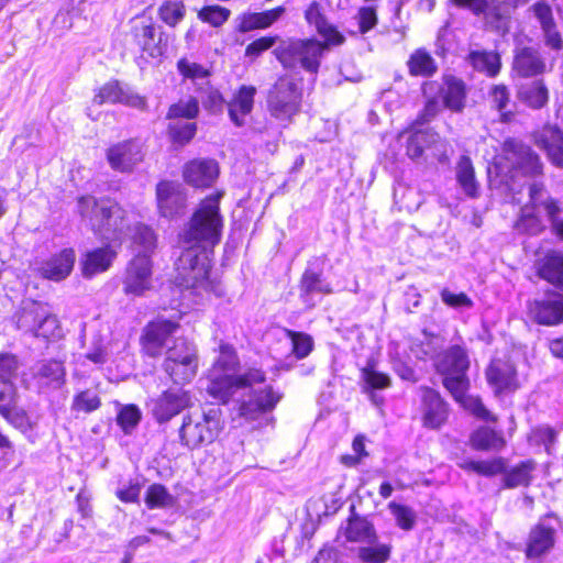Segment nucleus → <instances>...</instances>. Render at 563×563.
<instances>
[{"instance_id": "obj_1", "label": "nucleus", "mask_w": 563, "mask_h": 563, "mask_svg": "<svg viewBox=\"0 0 563 563\" xmlns=\"http://www.w3.org/2000/svg\"><path fill=\"white\" fill-rule=\"evenodd\" d=\"M222 192H217L199 203L184 231L183 243L186 247L176 263L179 284L199 295H222L219 284L210 278L211 255L223 229L219 207Z\"/></svg>"}, {"instance_id": "obj_2", "label": "nucleus", "mask_w": 563, "mask_h": 563, "mask_svg": "<svg viewBox=\"0 0 563 563\" xmlns=\"http://www.w3.org/2000/svg\"><path fill=\"white\" fill-rule=\"evenodd\" d=\"M78 212L87 220L91 230L101 239L120 241L128 230L125 211L109 198L97 199L82 196L77 202Z\"/></svg>"}, {"instance_id": "obj_3", "label": "nucleus", "mask_w": 563, "mask_h": 563, "mask_svg": "<svg viewBox=\"0 0 563 563\" xmlns=\"http://www.w3.org/2000/svg\"><path fill=\"white\" fill-rule=\"evenodd\" d=\"M222 428V411L219 407L200 408L183 417L178 435L181 445L195 450L212 443Z\"/></svg>"}, {"instance_id": "obj_4", "label": "nucleus", "mask_w": 563, "mask_h": 563, "mask_svg": "<svg viewBox=\"0 0 563 563\" xmlns=\"http://www.w3.org/2000/svg\"><path fill=\"white\" fill-rule=\"evenodd\" d=\"M331 46L313 37H289L280 40L273 53L284 68L295 69L300 67L310 74H317L323 54Z\"/></svg>"}, {"instance_id": "obj_5", "label": "nucleus", "mask_w": 563, "mask_h": 563, "mask_svg": "<svg viewBox=\"0 0 563 563\" xmlns=\"http://www.w3.org/2000/svg\"><path fill=\"white\" fill-rule=\"evenodd\" d=\"M163 369L177 385L189 383L197 374L198 355L195 344L178 338L166 350Z\"/></svg>"}, {"instance_id": "obj_6", "label": "nucleus", "mask_w": 563, "mask_h": 563, "mask_svg": "<svg viewBox=\"0 0 563 563\" xmlns=\"http://www.w3.org/2000/svg\"><path fill=\"white\" fill-rule=\"evenodd\" d=\"M302 92L294 79L282 76L269 89L267 108L272 117L283 122H290L300 111Z\"/></svg>"}, {"instance_id": "obj_7", "label": "nucleus", "mask_w": 563, "mask_h": 563, "mask_svg": "<svg viewBox=\"0 0 563 563\" xmlns=\"http://www.w3.org/2000/svg\"><path fill=\"white\" fill-rule=\"evenodd\" d=\"M18 328L32 333L36 338L56 340L62 329L56 316L49 313L43 305L34 303L24 308L18 319Z\"/></svg>"}, {"instance_id": "obj_8", "label": "nucleus", "mask_w": 563, "mask_h": 563, "mask_svg": "<svg viewBox=\"0 0 563 563\" xmlns=\"http://www.w3.org/2000/svg\"><path fill=\"white\" fill-rule=\"evenodd\" d=\"M190 405L191 397L183 388H169L147 402L150 412L158 423L172 420Z\"/></svg>"}, {"instance_id": "obj_9", "label": "nucleus", "mask_w": 563, "mask_h": 563, "mask_svg": "<svg viewBox=\"0 0 563 563\" xmlns=\"http://www.w3.org/2000/svg\"><path fill=\"white\" fill-rule=\"evenodd\" d=\"M131 34L141 51L153 58L161 57L166 51L167 43L164 32L156 26L152 18L141 16L132 22Z\"/></svg>"}, {"instance_id": "obj_10", "label": "nucleus", "mask_w": 563, "mask_h": 563, "mask_svg": "<svg viewBox=\"0 0 563 563\" xmlns=\"http://www.w3.org/2000/svg\"><path fill=\"white\" fill-rule=\"evenodd\" d=\"M528 316L541 325H556L563 322V295L548 290L544 297L527 302Z\"/></svg>"}, {"instance_id": "obj_11", "label": "nucleus", "mask_w": 563, "mask_h": 563, "mask_svg": "<svg viewBox=\"0 0 563 563\" xmlns=\"http://www.w3.org/2000/svg\"><path fill=\"white\" fill-rule=\"evenodd\" d=\"M422 92L439 95L445 108L453 112H461L465 108L466 87L462 79L448 75L442 82L432 80L422 86Z\"/></svg>"}, {"instance_id": "obj_12", "label": "nucleus", "mask_w": 563, "mask_h": 563, "mask_svg": "<svg viewBox=\"0 0 563 563\" xmlns=\"http://www.w3.org/2000/svg\"><path fill=\"white\" fill-rule=\"evenodd\" d=\"M106 158L113 170L130 173L144 158L142 143L135 139L118 142L107 150Z\"/></svg>"}, {"instance_id": "obj_13", "label": "nucleus", "mask_w": 563, "mask_h": 563, "mask_svg": "<svg viewBox=\"0 0 563 563\" xmlns=\"http://www.w3.org/2000/svg\"><path fill=\"white\" fill-rule=\"evenodd\" d=\"M504 152L515 170L527 176L542 174L543 165L539 156L522 142L514 139L505 141Z\"/></svg>"}, {"instance_id": "obj_14", "label": "nucleus", "mask_w": 563, "mask_h": 563, "mask_svg": "<svg viewBox=\"0 0 563 563\" xmlns=\"http://www.w3.org/2000/svg\"><path fill=\"white\" fill-rule=\"evenodd\" d=\"M552 517V515L545 516L531 528L526 543L528 559L540 560L553 550L556 542V529L548 522V519Z\"/></svg>"}, {"instance_id": "obj_15", "label": "nucleus", "mask_w": 563, "mask_h": 563, "mask_svg": "<svg viewBox=\"0 0 563 563\" xmlns=\"http://www.w3.org/2000/svg\"><path fill=\"white\" fill-rule=\"evenodd\" d=\"M512 71L521 78L541 76L548 71L547 59L536 47H518L514 54Z\"/></svg>"}, {"instance_id": "obj_16", "label": "nucleus", "mask_w": 563, "mask_h": 563, "mask_svg": "<svg viewBox=\"0 0 563 563\" xmlns=\"http://www.w3.org/2000/svg\"><path fill=\"white\" fill-rule=\"evenodd\" d=\"M152 264L146 255H136L126 269L124 292L140 296L151 287Z\"/></svg>"}, {"instance_id": "obj_17", "label": "nucleus", "mask_w": 563, "mask_h": 563, "mask_svg": "<svg viewBox=\"0 0 563 563\" xmlns=\"http://www.w3.org/2000/svg\"><path fill=\"white\" fill-rule=\"evenodd\" d=\"M305 19L310 26H314L328 45L338 46L344 43V35L328 21L325 9L320 2L312 1L309 3L305 11Z\"/></svg>"}, {"instance_id": "obj_18", "label": "nucleus", "mask_w": 563, "mask_h": 563, "mask_svg": "<svg viewBox=\"0 0 563 563\" xmlns=\"http://www.w3.org/2000/svg\"><path fill=\"white\" fill-rule=\"evenodd\" d=\"M528 205L541 217L544 214L551 223L552 229L558 222L563 209L561 202L553 198L541 183H532L529 186V202Z\"/></svg>"}, {"instance_id": "obj_19", "label": "nucleus", "mask_w": 563, "mask_h": 563, "mask_svg": "<svg viewBox=\"0 0 563 563\" xmlns=\"http://www.w3.org/2000/svg\"><path fill=\"white\" fill-rule=\"evenodd\" d=\"M177 328V323L168 320H162L148 324L142 338V345L145 354L151 357H157L161 355L169 336Z\"/></svg>"}, {"instance_id": "obj_20", "label": "nucleus", "mask_w": 563, "mask_h": 563, "mask_svg": "<svg viewBox=\"0 0 563 563\" xmlns=\"http://www.w3.org/2000/svg\"><path fill=\"white\" fill-rule=\"evenodd\" d=\"M431 151L438 159L444 155L445 144L440 135L432 130H420L412 133L407 143V154L412 159H418L424 151Z\"/></svg>"}, {"instance_id": "obj_21", "label": "nucleus", "mask_w": 563, "mask_h": 563, "mask_svg": "<svg viewBox=\"0 0 563 563\" xmlns=\"http://www.w3.org/2000/svg\"><path fill=\"white\" fill-rule=\"evenodd\" d=\"M93 103H123L133 108H144L145 99L130 89L123 88L119 81L112 80L104 84L93 97Z\"/></svg>"}, {"instance_id": "obj_22", "label": "nucleus", "mask_w": 563, "mask_h": 563, "mask_svg": "<svg viewBox=\"0 0 563 563\" xmlns=\"http://www.w3.org/2000/svg\"><path fill=\"white\" fill-rule=\"evenodd\" d=\"M219 176V165L214 159L198 158L186 164L184 178L196 188H208Z\"/></svg>"}, {"instance_id": "obj_23", "label": "nucleus", "mask_w": 563, "mask_h": 563, "mask_svg": "<svg viewBox=\"0 0 563 563\" xmlns=\"http://www.w3.org/2000/svg\"><path fill=\"white\" fill-rule=\"evenodd\" d=\"M159 212L165 218H174L185 208L186 196L181 186L173 181H162L156 188Z\"/></svg>"}, {"instance_id": "obj_24", "label": "nucleus", "mask_w": 563, "mask_h": 563, "mask_svg": "<svg viewBox=\"0 0 563 563\" xmlns=\"http://www.w3.org/2000/svg\"><path fill=\"white\" fill-rule=\"evenodd\" d=\"M333 292L330 283L322 278L320 272H314L311 268H306L299 282V297L308 308H313L317 305L316 296L331 295Z\"/></svg>"}, {"instance_id": "obj_25", "label": "nucleus", "mask_w": 563, "mask_h": 563, "mask_svg": "<svg viewBox=\"0 0 563 563\" xmlns=\"http://www.w3.org/2000/svg\"><path fill=\"white\" fill-rule=\"evenodd\" d=\"M279 400L280 395L276 394L272 387L254 391L249 400L241 404L240 416L246 420H255L261 415L273 410Z\"/></svg>"}, {"instance_id": "obj_26", "label": "nucleus", "mask_w": 563, "mask_h": 563, "mask_svg": "<svg viewBox=\"0 0 563 563\" xmlns=\"http://www.w3.org/2000/svg\"><path fill=\"white\" fill-rule=\"evenodd\" d=\"M421 391L424 426L438 429L448 418V406L437 390L430 387H422Z\"/></svg>"}, {"instance_id": "obj_27", "label": "nucleus", "mask_w": 563, "mask_h": 563, "mask_svg": "<svg viewBox=\"0 0 563 563\" xmlns=\"http://www.w3.org/2000/svg\"><path fill=\"white\" fill-rule=\"evenodd\" d=\"M75 260V251L73 249H64L42 263L38 268L40 274L46 279L63 280L71 273Z\"/></svg>"}, {"instance_id": "obj_28", "label": "nucleus", "mask_w": 563, "mask_h": 563, "mask_svg": "<svg viewBox=\"0 0 563 563\" xmlns=\"http://www.w3.org/2000/svg\"><path fill=\"white\" fill-rule=\"evenodd\" d=\"M536 144L547 152L551 163L563 168V132L553 125H545L536 134Z\"/></svg>"}, {"instance_id": "obj_29", "label": "nucleus", "mask_w": 563, "mask_h": 563, "mask_svg": "<svg viewBox=\"0 0 563 563\" xmlns=\"http://www.w3.org/2000/svg\"><path fill=\"white\" fill-rule=\"evenodd\" d=\"M255 95V87L243 85L234 95L233 99L227 103L229 117L236 126H243L245 124V118L253 110Z\"/></svg>"}, {"instance_id": "obj_30", "label": "nucleus", "mask_w": 563, "mask_h": 563, "mask_svg": "<svg viewBox=\"0 0 563 563\" xmlns=\"http://www.w3.org/2000/svg\"><path fill=\"white\" fill-rule=\"evenodd\" d=\"M486 377L496 391L512 389L515 387L516 369L508 360L495 358L486 371Z\"/></svg>"}, {"instance_id": "obj_31", "label": "nucleus", "mask_w": 563, "mask_h": 563, "mask_svg": "<svg viewBox=\"0 0 563 563\" xmlns=\"http://www.w3.org/2000/svg\"><path fill=\"white\" fill-rule=\"evenodd\" d=\"M468 367L467 353L460 345L449 347L435 362V368L441 375L466 373Z\"/></svg>"}, {"instance_id": "obj_32", "label": "nucleus", "mask_w": 563, "mask_h": 563, "mask_svg": "<svg viewBox=\"0 0 563 563\" xmlns=\"http://www.w3.org/2000/svg\"><path fill=\"white\" fill-rule=\"evenodd\" d=\"M117 252L109 245L87 252L81 261L82 275L90 278L109 269Z\"/></svg>"}, {"instance_id": "obj_33", "label": "nucleus", "mask_w": 563, "mask_h": 563, "mask_svg": "<svg viewBox=\"0 0 563 563\" xmlns=\"http://www.w3.org/2000/svg\"><path fill=\"white\" fill-rule=\"evenodd\" d=\"M342 529L346 540L350 542L372 544L377 540L374 525L365 517H361L354 512L347 519L346 526Z\"/></svg>"}, {"instance_id": "obj_34", "label": "nucleus", "mask_w": 563, "mask_h": 563, "mask_svg": "<svg viewBox=\"0 0 563 563\" xmlns=\"http://www.w3.org/2000/svg\"><path fill=\"white\" fill-rule=\"evenodd\" d=\"M538 275L563 292V252H549L539 263Z\"/></svg>"}, {"instance_id": "obj_35", "label": "nucleus", "mask_w": 563, "mask_h": 563, "mask_svg": "<svg viewBox=\"0 0 563 563\" xmlns=\"http://www.w3.org/2000/svg\"><path fill=\"white\" fill-rule=\"evenodd\" d=\"M517 98L527 107L539 110L549 101V90L543 79H536L519 86Z\"/></svg>"}, {"instance_id": "obj_36", "label": "nucleus", "mask_w": 563, "mask_h": 563, "mask_svg": "<svg viewBox=\"0 0 563 563\" xmlns=\"http://www.w3.org/2000/svg\"><path fill=\"white\" fill-rule=\"evenodd\" d=\"M240 389L235 375L210 372V383L207 387L208 394L225 404Z\"/></svg>"}, {"instance_id": "obj_37", "label": "nucleus", "mask_w": 563, "mask_h": 563, "mask_svg": "<svg viewBox=\"0 0 563 563\" xmlns=\"http://www.w3.org/2000/svg\"><path fill=\"white\" fill-rule=\"evenodd\" d=\"M466 59L475 70L485 73L488 77H495L500 71V56L496 52L472 49Z\"/></svg>"}, {"instance_id": "obj_38", "label": "nucleus", "mask_w": 563, "mask_h": 563, "mask_svg": "<svg viewBox=\"0 0 563 563\" xmlns=\"http://www.w3.org/2000/svg\"><path fill=\"white\" fill-rule=\"evenodd\" d=\"M64 376L63 363L55 360L40 362L34 369V377L41 386L57 388L64 383Z\"/></svg>"}, {"instance_id": "obj_39", "label": "nucleus", "mask_w": 563, "mask_h": 563, "mask_svg": "<svg viewBox=\"0 0 563 563\" xmlns=\"http://www.w3.org/2000/svg\"><path fill=\"white\" fill-rule=\"evenodd\" d=\"M471 443L479 451H499L506 445L504 437L488 427L476 430L471 437Z\"/></svg>"}, {"instance_id": "obj_40", "label": "nucleus", "mask_w": 563, "mask_h": 563, "mask_svg": "<svg viewBox=\"0 0 563 563\" xmlns=\"http://www.w3.org/2000/svg\"><path fill=\"white\" fill-rule=\"evenodd\" d=\"M459 466L464 471L489 477L504 474L507 468V462L504 457H495L489 461L465 460L459 463Z\"/></svg>"}, {"instance_id": "obj_41", "label": "nucleus", "mask_w": 563, "mask_h": 563, "mask_svg": "<svg viewBox=\"0 0 563 563\" xmlns=\"http://www.w3.org/2000/svg\"><path fill=\"white\" fill-rule=\"evenodd\" d=\"M456 179L467 196H477L478 184L475 179L474 167L471 158L466 155L461 156L457 162Z\"/></svg>"}, {"instance_id": "obj_42", "label": "nucleus", "mask_w": 563, "mask_h": 563, "mask_svg": "<svg viewBox=\"0 0 563 563\" xmlns=\"http://www.w3.org/2000/svg\"><path fill=\"white\" fill-rule=\"evenodd\" d=\"M518 232L529 235H538L545 230L542 218L527 203L521 209V214L516 221Z\"/></svg>"}, {"instance_id": "obj_43", "label": "nucleus", "mask_w": 563, "mask_h": 563, "mask_svg": "<svg viewBox=\"0 0 563 563\" xmlns=\"http://www.w3.org/2000/svg\"><path fill=\"white\" fill-rule=\"evenodd\" d=\"M407 64L409 73L413 76L429 77L438 69L435 60L423 49H417L412 53Z\"/></svg>"}, {"instance_id": "obj_44", "label": "nucleus", "mask_w": 563, "mask_h": 563, "mask_svg": "<svg viewBox=\"0 0 563 563\" xmlns=\"http://www.w3.org/2000/svg\"><path fill=\"white\" fill-rule=\"evenodd\" d=\"M536 464L532 461H525L505 472L504 483L507 488H516L518 486H528L532 479L531 473Z\"/></svg>"}, {"instance_id": "obj_45", "label": "nucleus", "mask_w": 563, "mask_h": 563, "mask_svg": "<svg viewBox=\"0 0 563 563\" xmlns=\"http://www.w3.org/2000/svg\"><path fill=\"white\" fill-rule=\"evenodd\" d=\"M186 15V7L183 1L165 0L158 8L159 19L170 27H175Z\"/></svg>"}, {"instance_id": "obj_46", "label": "nucleus", "mask_w": 563, "mask_h": 563, "mask_svg": "<svg viewBox=\"0 0 563 563\" xmlns=\"http://www.w3.org/2000/svg\"><path fill=\"white\" fill-rule=\"evenodd\" d=\"M133 243L136 246L137 255L150 257L156 246V235L154 231L144 224H136L133 229Z\"/></svg>"}, {"instance_id": "obj_47", "label": "nucleus", "mask_w": 563, "mask_h": 563, "mask_svg": "<svg viewBox=\"0 0 563 563\" xmlns=\"http://www.w3.org/2000/svg\"><path fill=\"white\" fill-rule=\"evenodd\" d=\"M391 547L379 543L378 539L375 543L361 547L357 550V556L363 563H386L390 556Z\"/></svg>"}, {"instance_id": "obj_48", "label": "nucleus", "mask_w": 563, "mask_h": 563, "mask_svg": "<svg viewBox=\"0 0 563 563\" xmlns=\"http://www.w3.org/2000/svg\"><path fill=\"white\" fill-rule=\"evenodd\" d=\"M489 99L493 107L500 113L503 122L511 120L514 114L506 111L508 103L510 102V92L505 85H495L489 90Z\"/></svg>"}, {"instance_id": "obj_49", "label": "nucleus", "mask_w": 563, "mask_h": 563, "mask_svg": "<svg viewBox=\"0 0 563 563\" xmlns=\"http://www.w3.org/2000/svg\"><path fill=\"white\" fill-rule=\"evenodd\" d=\"M388 509L390 514L394 516L396 525L400 529L405 531H410L413 529L417 520V515L412 508L406 505L398 504L396 501H390L388 504Z\"/></svg>"}, {"instance_id": "obj_50", "label": "nucleus", "mask_w": 563, "mask_h": 563, "mask_svg": "<svg viewBox=\"0 0 563 563\" xmlns=\"http://www.w3.org/2000/svg\"><path fill=\"white\" fill-rule=\"evenodd\" d=\"M101 406V399L96 390L86 389L75 395L71 410L90 413Z\"/></svg>"}, {"instance_id": "obj_51", "label": "nucleus", "mask_w": 563, "mask_h": 563, "mask_svg": "<svg viewBox=\"0 0 563 563\" xmlns=\"http://www.w3.org/2000/svg\"><path fill=\"white\" fill-rule=\"evenodd\" d=\"M173 496L165 486L153 484L147 488L145 504L150 509L165 508L173 505Z\"/></svg>"}, {"instance_id": "obj_52", "label": "nucleus", "mask_w": 563, "mask_h": 563, "mask_svg": "<svg viewBox=\"0 0 563 563\" xmlns=\"http://www.w3.org/2000/svg\"><path fill=\"white\" fill-rule=\"evenodd\" d=\"M230 15L231 11L220 5H206L198 11V19L213 27L222 26Z\"/></svg>"}, {"instance_id": "obj_53", "label": "nucleus", "mask_w": 563, "mask_h": 563, "mask_svg": "<svg viewBox=\"0 0 563 563\" xmlns=\"http://www.w3.org/2000/svg\"><path fill=\"white\" fill-rule=\"evenodd\" d=\"M286 334L291 341L292 353L296 358L302 360L313 350V340L309 334L294 330H286Z\"/></svg>"}, {"instance_id": "obj_54", "label": "nucleus", "mask_w": 563, "mask_h": 563, "mask_svg": "<svg viewBox=\"0 0 563 563\" xmlns=\"http://www.w3.org/2000/svg\"><path fill=\"white\" fill-rule=\"evenodd\" d=\"M238 366V356L235 354V351L230 345H221L220 346V354L214 362V365L211 369V372L217 373H224V374H233L235 372V368Z\"/></svg>"}, {"instance_id": "obj_55", "label": "nucleus", "mask_w": 563, "mask_h": 563, "mask_svg": "<svg viewBox=\"0 0 563 563\" xmlns=\"http://www.w3.org/2000/svg\"><path fill=\"white\" fill-rule=\"evenodd\" d=\"M443 376V385L456 401H462L468 388L466 373L449 374Z\"/></svg>"}, {"instance_id": "obj_56", "label": "nucleus", "mask_w": 563, "mask_h": 563, "mask_svg": "<svg viewBox=\"0 0 563 563\" xmlns=\"http://www.w3.org/2000/svg\"><path fill=\"white\" fill-rule=\"evenodd\" d=\"M142 413L135 405H126L121 407L117 422L124 433L129 434L140 423Z\"/></svg>"}, {"instance_id": "obj_57", "label": "nucleus", "mask_w": 563, "mask_h": 563, "mask_svg": "<svg viewBox=\"0 0 563 563\" xmlns=\"http://www.w3.org/2000/svg\"><path fill=\"white\" fill-rule=\"evenodd\" d=\"M1 416L15 429L26 432L33 428L27 413L23 409L16 408V404L11 408H1Z\"/></svg>"}, {"instance_id": "obj_58", "label": "nucleus", "mask_w": 563, "mask_h": 563, "mask_svg": "<svg viewBox=\"0 0 563 563\" xmlns=\"http://www.w3.org/2000/svg\"><path fill=\"white\" fill-rule=\"evenodd\" d=\"M362 378L365 382V390L385 389L391 384L387 374L377 372L369 365L362 369Z\"/></svg>"}, {"instance_id": "obj_59", "label": "nucleus", "mask_w": 563, "mask_h": 563, "mask_svg": "<svg viewBox=\"0 0 563 563\" xmlns=\"http://www.w3.org/2000/svg\"><path fill=\"white\" fill-rule=\"evenodd\" d=\"M199 112V103L196 98H190L187 101H179L170 106L167 118L168 119H177V118H186L194 119L198 115Z\"/></svg>"}, {"instance_id": "obj_60", "label": "nucleus", "mask_w": 563, "mask_h": 563, "mask_svg": "<svg viewBox=\"0 0 563 563\" xmlns=\"http://www.w3.org/2000/svg\"><path fill=\"white\" fill-rule=\"evenodd\" d=\"M444 305L453 309H471L474 301L465 292H453L449 288H443L440 292Z\"/></svg>"}, {"instance_id": "obj_61", "label": "nucleus", "mask_w": 563, "mask_h": 563, "mask_svg": "<svg viewBox=\"0 0 563 563\" xmlns=\"http://www.w3.org/2000/svg\"><path fill=\"white\" fill-rule=\"evenodd\" d=\"M18 368L19 361L16 356L9 353L0 354V384L14 383Z\"/></svg>"}, {"instance_id": "obj_62", "label": "nucleus", "mask_w": 563, "mask_h": 563, "mask_svg": "<svg viewBox=\"0 0 563 563\" xmlns=\"http://www.w3.org/2000/svg\"><path fill=\"white\" fill-rule=\"evenodd\" d=\"M196 123L177 122L169 125V133L175 142L180 144L188 143L196 134Z\"/></svg>"}, {"instance_id": "obj_63", "label": "nucleus", "mask_w": 563, "mask_h": 563, "mask_svg": "<svg viewBox=\"0 0 563 563\" xmlns=\"http://www.w3.org/2000/svg\"><path fill=\"white\" fill-rule=\"evenodd\" d=\"M178 71L186 78H190L192 80L207 78L210 73L202 65L189 62L186 58L178 60L177 63Z\"/></svg>"}, {"instance_id": "obj_64", "label": "nucleus", "mask_w": 563, "mask_h": 563, "mask_svg": "<svg viewBox=\"0 0 563 563\" xmlns=\"http://www.w3.org/2000/svg\"><path fill=\"white\" fill-rule=\"evenodd\" d=\"M236 30L240 33H247L254 30H264L260 12H245L236 18Z\"/></svg>"}]
</instances>
